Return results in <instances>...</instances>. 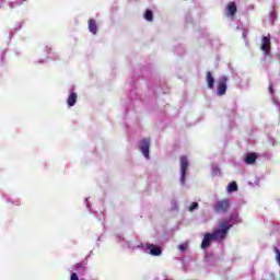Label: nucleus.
<instances>
[{
	"mask_svg": "<svg viewBox=\"0 0 280 280\" xmlns=\"http://www.w3.org/2000/svg\"><path fill=\"white\" fill-rule=\"evenodd\" d=\"M116 241L118 242V244H121V246L127 248H143L144 253H147V255H152V257H161V255H163V249H161L160 246H156L154 244L149 243L145 246H143V244L135 245L126 241V238H124V236L121 235H117Z\"/></svg>",
	"mask_w": 280,
	"mask_h": 280,
	"instance_id": "nucleus-1",
	"label": "nucleus"
},
{
	"mask_svg": "<svg viewBox=\"0 0 280 280\" xmlns=\"http://www.w3.org/2000/svg\"><path fill=\"white\" fill-rule=\"evenodd\" d=\"M232 226L233 225L231 224V220L220 221L218 228L212 233V237L218 242L226 240L229 231H231Z\"/></svg>",
	"mask_w": 280,
	"mask_h": 280,
	"instance_id": "nucleus-2",
	"label": "nucleus"
},
{
	"mask_svg": "<svg viewBox=\"0 0 280 280\" xmlns=\"http://www.w3.org/2000/svg\"><path fill=\"white\" fill-rule=\"evenodd\" d=\"M189 170V159L187 156L183 155L179 158V183L180 185H185L187 179V171Z\"/></svg>",
	"mask_w": 280,
	"mask_h": 280,
	"instance_id": "nucleus-3",
	"label": "nucleus"
},
{
	"mask_svg": "<svg viewBox=\"0 0 280 280\" xmlns=\"http://www.w3.org/2000/svg\"><path fill=\"white\" fill-rule=\"evenodd\" d=\"M138 148L144 159H150V138L139 140Z\"/></svg>",
	"mask_w": 280,
	"mask_h": 280,
	"instance_id": "nucleus-4",
	"label": "nucleus"
},
{
	"mask_svg": "<svg viewBox=\"0 0 280 280\" xmlns=\"http://www.w3.org/2000/svg\"><path fill=\"white\" fill-rule=\"evenodd\" d=\"M231 207V201L229 199H222L214 203L213 209L215 213H226Z\"/></svg>",
	"mask_w": 280,
	"mask_h": 280,
	"instance_id": "nucleus-5",
	"label": "nucleus"
},
{
	"mask_svg": "<svg viewBox=\"0 0 280 280\" xmlns=\"http://www.w3.org/2000/svg\"><path fill=\"white\" fill-rule=\"evenodd\" d=\"M226 82H229V79L226 77L219 78L217 82V95H226Z\"/></svg>",
	"mask_w": 280,
	"mask_h": 280,
	"instance_id": "nucleus-6",
	"label": "nucleus"
},
{
	"mask_svg": "<svg viewBox=\"0 0 280 280\" xmlns=\"http://www.w3.org/2000/svg\"><path fill=\"white\" fill-rule=\"evenodd\" d=\"M78 103V93H75V90L71 89L68 93L67 104L68 108H73L75 104Z\"/></svg>",
	"mask_w": 280,
	"mask_h": 280,
	"instance_id": "nucleus-7",
	"label": "nucleus"
},
{
	"mask_svg": "<svg viewBox=\"0 0 280 280\" xmlns=\"http://www.w3.org/2000/svg\"><path fill=\"white\" fill-rule=\"evenodd\" d=\"M215 241V238L213 237V234L212 233H207L205 234L203 236V240L201 242V248L202 250L209 248V246H211V243Z\"/></svg>",
	"mask_w": 280,
	"mask_h": 280,
	"instance_id": "nucleus-8",
	"label": "nucleus"
},
{
	"mask_svg": "<svg viewBox=\"0 0 280 280\" xmlns=\"http://www.w3.org/2000/svg\"><path fill=\"white\" fill-rule=\"evenodd\" d=\"M261 49L265 54H270V36H264L261 39Z\"/></svg>",
	"mask_w": 280,
	"mask_h": 280,
	"instance_id": "nucleus-9",
	"label": "nucleus"
},
{
	"mask_svg": "<svg viewBox=\"0 0 280 280\" xmlns=\"http://www.w3.org/2000/svg\"><path fill=\"white\" fill-rule=\"evenodd\" d=\"M257 161V153H247L244 158L246 165H255Z\"/></svg>",
	"mask_w": 280,
	"mask_h": 280,
	"instance_id": "nucleus-10",
	"label": "nucleus"
},
{
	"mask_svg": "<svg viewBox=\"0 0 280 280\" xmlns=\"http://www.w3.org/2000/svg\"><path fill=\"white\" fill-rule=\"evenodd\" d=\"M206 82H207L208 89H214V86H215V78L213 77V74L211 72L207 73Z\"/></svg>",
	"mask_w": 280,
	"mask_h": 280,
	"instance_id": "nucleus-11",
	"label": "nucleus"
},
{
	"mask_svg": "<svg viewBox=\"0 0 280 280\" xmlns=\"http://www.w3.org/2000/svg\"><path fill=\"white\" fill-rule=\"evenodd\" d=\"M226 11L230 16H235V14H237V4H235V2H230L226 7Z\"/></svg>",
	"mask_w": 280,
	"mask_h": 280,
	"instance_id": "nucleus-12",
	"label": "nucleus"
},
{
	"mask_svg": "<svg viewBox=\"0 0 280 280\" xmlns=\"http://www.w3.org/2000/svg\"><path fill=\"white\" fill-rule=\"evenodd\" d=\"M89 30L91 32V34H97V23L95 22V20L90 19L89 20Z\"/></svg>",
	"mask_w": 280,
	"mask_h": 280,
	"instance_id": "nucleus-13",
	"label": "nucleus"
},
{
	"mask_svg": "<svg viewBox=\"0 0 280 280\" xmlns=\"http://www.w3.org/2000/svg\"><path fill=\"white\" fill-rule=\"evenodd\" d=\"M72 270H74V272H77L78 275H84L85 268L84 265L79 262L72 267Z\"/></svg>",
	"mask_w": 280,
	"mask_h": 280,
	"instance_id": "nucleus-14",
	"label": "nucleus"
},
{
	"mask_svg": "<svg viewBox=\"0 0 280 280\" xmlns=\"http://www.w3.org/2000/svg\"><path fill=\"white\" fill-rule=\"evenodd\" d=\"M144 19L145 21H149V23H152V21H154V13L152 12V10H147L144 12Z\"/></svg>",
	"mask_w": 280,
	"mask_h": 280,
	"instance_id": "nucleus-15",
	"label": "nucleus"
},
{
	"mask_svg": "<svg viewBox=\"0 0 280 280\" xmlns=\"http://www.w3.org/2000/svg\"><path fill=\"white\" fill-rule=\"evenodd\" d=\"M222 172L220 171L219 165H212L211 167V175L212 176H221Z\"/></svg>",
	"mask_w": 280,
	"mask_h": 280,
	"instance_id": "nucleus-16",
	"label": "nucleus"
},
{
	"mask_svg": "<svg viewBox=\"0 0 280 280\" xmlns=\"http://www.w3.org/2000/svg\"><path fill=\"white\" fill-rule=\"evenodd\" d=\"M230 220L231 222H235L236 224H240V222H242V218L237 212L232 213Z\"/></svg>",
	"mask_w": 280,
	"mask_h": 280,
	"instance_id": "nucleus-17",
	"label": "nucleus"
},
{
	"mask_svg": "<svg viewBox=\"0 0 280 280\" xmlns=\"http://www.w3.org/2000/svg\"><path fill=\"white\" fill-rule=\"evenodd\" d=\"M233 191H237V183H235V182H232L228 186V192L233 194Z\"/></svg>",
	"mask_w": 280,
	"mask_h": 280,
	"instance_id": "nucleus-18",
	"label": "nucleus"
},
{
	"mask_svg": "<svg viewBox=\"0 0 280 280\" xmlns=\"http://www.w3.org/2000/svg\"><path fill=\"white\" fill-rule=\"evenodd\" d=\"M198 202H191L190 206L188 207V211L190 213H194V211H196V209H198Z\"/></svg>",
	"mask_w": 280,
	"mask_h": 280,
	"instance_id": "nucleus-19",
	"label": "nucleus"
},
{
	"mask_svg": "<svg viewBox=\"0 0 280 280\" xmlns=\"http://www.w3.org/2000/svg\"><path fill=\"white\" fill-rule=\"evenodd\" d=\"M187 246L188 244L187 243H183L178 246V249L182 252V253H185V250H187Z\"/></svg>",
	"mask_w": 280,
	"mask_h": 280,
	"instance_id": "nucleus-20",
	"label": "nucleus"
},
{
	"mask_svg": "<svg viewBox=\"0 0 280 280\" xmlns=\"http://www.w3.org/2000/svg\"><path fill=\"white\" fill-rule=\"evenodd\" d=\"M272 102H273V104H276V106L278 108V112L280 113V103H279V101H277V98L273 97Z\"/></svg>",
	"mask_w": 280,
	"mask_h": 280,
	"instance_id": "nucleus-21",
	"label": "nucleus"
},
{
	"mask_svg": "<svg viewBox=\"0 0 280 280\" xmlns=\"http://www.w3.org/2000/svg\"><path fill=\"white\" fill-rule=\"evenodd\" d=\"M269 92L271 93V95H272V93H275V90L272 89V85H269Z\"/></svg>",
	"mask_w": 280,
	"mask_h": 280,
	"instance_id": "nucleus-22",
	"label": "nucleus"
},
{
	"mask_svg": "<svg viewBox=\"0 0 280 280\" xmlns=\"http://www.w3.org/2000/svg\"><path fill=\"white\" fill-rule=\"evenodd\" d=\"M85 205H86L88 209L91 207V205L89 203V199H85Z\"/></svg>",
	"mask_w": 280,
	"mask_h": 280,
	"instance_id": "nucleus-23",
	"label": "nucleus"
},
{
	"mask_svg": "<svg viewBox=\"0 0 280 280\" xmlns=\"http://www.w3.org/2000/svg\"><path fill=\"white\" fill-rule=\"evenodd\" d=\"M15 205L19 207V205H21V201H20V200H16V201H15Z\"/></svg>",
	"mask_w": 280,
	"mask_h": 280,
	"instance_id": "nucleus-24",
	"label": "nucleus"
}]
</instances>
